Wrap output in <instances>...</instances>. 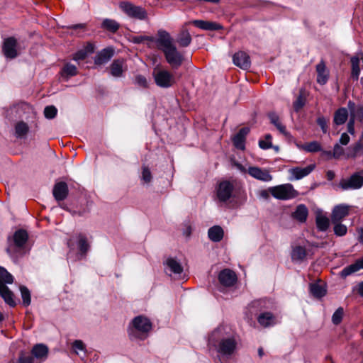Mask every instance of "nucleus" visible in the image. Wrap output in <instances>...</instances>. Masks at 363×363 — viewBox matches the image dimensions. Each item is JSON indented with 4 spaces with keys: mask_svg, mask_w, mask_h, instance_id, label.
I'll return each instance as SVG.
<instances>
[{
    "mask_svg": "<svg viewBox=\"0 0 363 363\" xmlns=\"http://www.w3.org/2000/svg\"><path fill=\"white\" fill-rule=\"evenodd\" d=\"M237 342L231 335H225L223 327L214 330L208 338L210 350H215L220 360L221 357H230L236 350Z\"/></svg>",
    "mask_w": 363,
    "mask_h": 363,
    "instance_id": "1",
    "label": "nucleus"
},
{
    "mask_svg": "<svg viewBox=\"0 0 363 363\" xmlns=\"http://www.w3.org/2000/svg\"><path fill=\"white\" fill-rule=\"evenodd\" d=\"M157 47L161 50L167 62L173 67H179L184 61L182 54L178 51L173 43L170 34L164 30H160L157 33V38L155 40Z\"/></svg>",
    "mask_w": 363,
    "mask_h": 363,
    "instance_id": "2",
    "label": "nucleus"
},
{
    "mask_svg": "<svg viewBox=\"0 0 363 363\" xmlns=\"http://www.w3.org/2000/svg\"><path fill=\"white\" fill-rule=\"evenodd\" d=\"M152 328V324L148 318L144 315H138L130 323L128 335L131 340H145Z\"/></svg>",
    "mask_w": 363,
    "mask_h": 363,
    "instance_id": "3",
    "label": "nucleus"
},
{
    "mask_svg": "<svg viewBox=\"0 0 363 363\" xmlns=\"http://www.w3.org/2000/svg\"><path fill=\"white\" fill-rule=\"evenodd\" d=\"M13 276L4 267H0V296L10 306H15L16 302L13 298V293L8 288L6 284H12Z\"/></svg>",
    "mask_w": 363,
    "mask_h": 363,
    "instance_id": "4",
    "label": "nucleus"
},
{
    "mask_svg": "<svg viewBox=\"0 0 363 363\" xmlns=\"http://www.w3.org/2000/svg\"><path fill=\"white\" fill-rule=\"evenodd\" d=\"M152 76L156 85L160 88L168 89L176 83V79L172 73L158 67L154 68Z\"/></svg>",
    "mask_w": 363,
    "mask_h": 363,
    "instance_id": "5",
    "label": "nucleus"
},
{
    "mask_svg": "<svg viewBox=\"0 0 363 363\" xmlns=\"http://www.w3.org/2000/svg\"><path fill=\"white\" fill-rule=\"evenodd\" d=\"M270 194L279 200H289L296 198L298 193L291 184H284L269 189Z\"/></svg>",
    "mask_w": 363,
    "mask_h": 363,
    "instance_id": "6",
    "label": "nucleus"
},
{
    "mask_svg": "<svg viewBox=\"0 0 363 363\" xmlns=\"http://www.w3.org/2000/svg\"><path fill=\"white\" fill-rule=\"evenodd\" d=\"M119 8L128 17L143 21L147 18L146 10L139 6H135L128 1H122L119 4Z\"/></svg>",
    "mask_w": 363,
    "mask_h": 363,
    "instance_id": "7",
    "label": "nucleus"
},
{
    "mask_svg": "<svg viewBox=\"0 0 363 363\" xmlns=\"http://www.w3.org/2000/svg\"><path fill=\"white\" fill-rule=\"evenodd\" d=\"M363 186V169L352 174L349 178L342 179L339 187L343 191L357 190Z\"/></svg>",
    "mask_w": 363,
    "mask_h": 363,
    "instance_id": "8",
    "label": "nucleus"
},
{
    "mask_svg": "<svg viewBox=\"0 0 363 363\" xmlns=\"http://www.w3.org/2000/svg\"><path fill=\"white\" fill-rule=\"evenodd\" d=\"M235 186L233 182L223 180L216 187V197L219 202L226 203L233 196Z\"/></svg>",
    "mask_w": 363,
    "mask_h": 363,
    "instance_id": "9",
    "label": "nucleus"
},
{
    "mask_svg": "<svg viewBox=\"0 0 363 363\" xmlns=\"http://www.w3.org/2000/svg\"><path fill=\"white\" fill-rule=\"evenodd\" d=\"M28 238L27 232L24 230H18L13 234V239L10 240L6 252L11 255L13 252L23 248Z\"/></svg>",
    "mask_w": 363,
    "mask_h": 363,
    "instance_id": "10",
    "label": "nucleus"
},
{
    "mask_svg": "<svg viewBox=\"0 0 363 363\" xmlns=\"http://www.w3.org/2000/svg\"><path fill=\"white\" fill-rule=\"evenodd\" d=\"M48 354V347L44 344H37L31 350V354L26 353V358H30L32 363H42Z\"/></svg>",
    "mask_w": 363,
    "mask_h": 363,
    "instance_id": "11",
    "label": "nucleus"
},
{
    "mask_svg": "<svg viewBox=\"0 0 363 363\" xmlns=\"http://www.w3.org/2000/svg\"><path fill=\"white\" fill-rule=\"evenodd\" d=\"M33 112V107L26 102H20L13 105L9 108L7 113V117L10 119L13 118H21L26 114Z\"/></svg>",
    "mask_w": 363,
    "mask_h": 363,
    "instance_id": "12",
    "label": "nucleus"
},
{
    "mask_svg": "<svg viewBox=\"0 0 363 363\" xmlns=\"http://www.w3.org/2000/svg\"><path fill=\"white\" fill-rule=\"evenodd\" d=\"M315 165L313 164H309L305 167H294L289 169L290 181L300 180L303 177L310 174L315 169Z\"/></svg>",
    "mask_w": 363,
    "mask_h": 363,
    "instance_id": "13",
    "label": "nucleus"
},
{
    "mask_svg": "<svg viewBox=\"0 0 363 363\" xmlns=\"http://www.w3.org/2000/svg\"><path fill=\"white\" fill-rule=\"evenodd\" d=\"M17 40L13 37H9L4 40L2 51L6 58L13 59L18 56Z\"/></svg>",
    "mask_w": 363,
    "mask_h": 363,
    "instance_id": "14",
    "label": "nucleus"
},
{
    "mask_svg": "<svg viewBox=\"0 0 363 363\" xmlns=\"http://www.w3.org/2000/svg\"><path fill=\"white\" fill-rule=\"evenodd\" d=\"M247 172L252 177L264 182H269L272 180V176L269 170L265 169L258 167H250Z\"/></svg>",
    "mask_w": 363,
    "mask_h": 363,
    "instance_id": "15",
    "label": "nucleus"
},
{
    "mask_svg": "<svg viewBox=\"0 0 363 363\" xmlns=\"http://www.w3.org/2000/svg\"><path fill=\"white\" fill-rule=\"evenodd\" d=\"M219 282L225 286H232L237 281L236 274L229 269H225L218 274Z\"/></svg>",
    "mask_w": 363,
    "mask_h": 363,
    "instance_id": "16",
    "label": "nucleus"
},
{
    "mask_svg": "<svg viewBox=\"0 0 363 363\" xmlns=\"http://www.w3.org/2000/svg\"><path fill=\"white\" fill-rule=\"evenodd\" d=\"M233 63L242 69H248L251 62L249 55L242 51L236 52L233 57Z\"/></svg>",
    "mask_w": 363,
    "mask_h": 363,
    "instance_id": "17",
    "label": "nucleus"
},
{
    "mask_svg": "<svg viewBox=\"0 0 363 363\" xmlns=\"http://www.w3.org/2000/svg\"><path fill=\"white\" fill-rule=\"evenodd\" d=\"M349 214V206L345 204L335 206L332 211L331 221L333 223L340 222Z\"/></svg>",
    "mask_w": 363,
    "mask_h": 363,
    "instance_id": "18",
    "label": "nucleus"
},
{
    "mask_svg": "<svg viewBox=\"0 0 363 363\" xmlns=\"http://www.w3.org/2000/svg\"><path fill=\"white\" fill-rule=\"evenodd\" d=\"M68 186L65 182L55 184L52 190L53 196L57 201L65 200L68 196Z\"/></svg>",
    "mask_w": 363,
    "mask_h": 363,
    "instance_id": "19",
    "label": "nucleus"
},
{
    "mask_svg": "<svg viewBox=\"0 0 363 363\" xmlns=\"http://www.w3.org/2000/svg\"><path fill=\"white\" fill-rule=\"evenodd\" d=\"M258 323L263 328H269L277 323L276 316L271 312H263L257 316Z\"/></svg>",
    "mask_w": 363,
    "mask_h": 363,
    "instance_id": "20",
    "label": "nucleus"
},
{
    "mask_svg": "<svg viewBox=\"0 0 363 363\" xmlns=\"http://www.w3.org/2000/svg\"><path fill=\"white\" fill-rule=\"evenodd\" d=\"M113 54L114 50L113 48H104L95 56L94 63L98 65H104L111 59Z\"/></svg>",
    "mask_w": 363,
    "mask_h": 363,
    "instance_id": "21",
    "label": "nucleus"
},
{
    "mask_svg": "<svg viewBox=\"0 0 363 363\" xmlns=\"http://www.w3.org/2000/svg\"><path fill=\"white\" fill-rule=\"evenodd\" d=\"M249 128L245 127L241 128L238 133L233 137V141L235 147L239 150L245 149V138L249 133Z\"/></svg>",
    "mask_w": 363,
    "mask_h": 363,
    "instance_id": "22",
    "label": "nucleus"
},
{
    "mask_svg": "<svg viewBox=\"0 0 363 363\" xmlns=\"http://www.w3.org/2000/svg\"><path fill=\"white\" fill-rule=\"evenodd\" d=\"M315 223L319 231L325 232L329 227L330 220L322 211L318 210L315 213Z\"/></svg>",
    "mask_w": 363,
    "mask_h": 363,
    "instance_id": "23",
    "label": "nucleus"
},
{
    "mask_svg": "<svg viewBox=\"0 0 363 363\" xmlns=\"http://www.w3.org/2000/svg\"><path fill=\"white\" fill-rule=\"evenodd\" d=\"M360 269H363V257L357 259L354 263L345 267L340 272V276L342 278H346L347 277L358 272Z\"/></svg>",
    "mask_w": 363,
    "mask_h": 363,
    "instance_id": "24",
    "label": "nucleus"
},
{
    "mask_svg": "<svg viewBox=\"0 0 363 363\" xmlns=\"http://www.w3.org/2000/svg\"><path fill=\"white\" fill-rule=\"evenodd\" d=\"M360 155H363V140L359 139L353 146L347 147L346 157L355 158Z\"/></svg>",
    "mask_w": 363,
    "mask_h": 363,
    "instance_id": "25",
    "label": "nucleus"
},
{
    "mask_svg": "<svg viewBox=\"0 0 363 363\" xmlns=\"http://www.w3.org/2000/svg\"><path fill=\"white\" fill-rule=\"evenodd\" d=\"M192 38L189 32L186 28H182L179 33L177 35L176 41L181 47H188L191 43Z\"/></svg>",
    "mask_w": 363,
    "mask_h": 363,
    "instance_id": "26",
    "label": "nucleus"
},
{
    "mask_svg": "<svg viewBox=\"0 0 363 363\" xmlns=\"http://www.w3.org/2000/svg\"><path fill=\"white\" fill-rule=\"evenodd\" d=\"M191 23L196 27L205 30H216L220 28V26L216 23L203 20H194Z\"/></svg>",
    "mask_w": 363,
    "mask_h": 363,
    "instance_id": "27",
    "label": "nucleus"
},
{
    "mask_svg": "<svg viewBox=\"0 0 363 363\" xmlns=\"http://www.w3.org/2000/svg\"><path fill=\"white\" fill-rule=\"evenodd\" d=\"M208 235L211 241L218 242L223 239L224 232L220 226L214 225L208 229Z\"/></svg>",
    "mask_w": 363,
    "mask_h": 363,
    "instance_id": "28",
    "label": "nucleus"
},
{
    "mask_svg": "<svg viewBox=\"0 0 363 363\" xmlns=\"http://www.w3.org/2000/svg\"><path fill=\"white\" fill-rule=\"evenodd\" d=\"M316 71H317V82L320 84H325L328 79V73L326 70V67L325 63L321 61L316 65Z\"/></svg>",
    "mask_w": 363,
    "mask_h": 363,
    "instance_id": "29",
    "label": "nucleus"
},
{
    "mask_svg": "<svg viewBox=\"0 0 363 363\" xmlns=\"http://www.w3.org/2000/svg\"><path fill=\"white\" fill-rule=\"evenodd\" d=\"M308 215V211L304 204H299L292 213L293 218L300 223H304L307 219Z\"/></svg>",
    "mask_w": 363,
    "mask_h": 363,
    "instance_id": "30",
    "label": "nucleus"
},
{
    "mask_svg": "<svg viewBox=\"0 0 363 363\" xmlns=\"http://www.w3.org/2000/svg\"><path fill=\"white\" fill-rule=\"evenodd\" d=\"M348 118V111L346 108H338L334 113L333 122L337 125L344 124Z\"/></svg>",
    "mask_w": 363,
    "mask_h": 363,
    "instance_id": "31",
    "label": "nucleus"
},
{
    "mask_svg": "<svg viewBox=\"0 0 363 363\" xmlns=\"http://www.w3.org/2000/svg\"><path fill=\"white\" fill-rule=\"evenodd\" d=\"M101 28L105 30L115 33L120 28V24L116 20L104 18L101 23Z\"/></svg>",
    "mask_w": 363,
    "mask_h": 363,
    "instance_id": "32",
    "label": "nucleus"
},
{
    "mask_svg": "<svg viewBox=\"0 0 363 363\" xmlns=\"http://www.w3.org/2000/svg\"><path fill=\"white\" fill-rule=\"evenodd\" d=\"M310 293L315 298H320L326 294L325 287L319 283H312L309 285Z\"/></svg>",
    "mask_w": 363,
    "mask_h": 363,
    "instance_id": "33",
    "label": "nucleus"
},
{
    "mask_svg": "<svg viewBox=\"0 0 363 363\" xmlns=\"http://www.w3.org/2000/svg\"><path fill=\"white\" fill-rule=\"evenodd\" d=\"M72 350L81 359L85 358L86 354V348L84 343L82 340H74L72 344Z\"/></svg>",
    "mask_w": 363,
    "mask_h": 363,
    "instance_id": "34",
    "label": "nucleus"
},
{
    "mask_svg": "<svg viewBox=\"0 0 363 363\" xmlns=\"http://www.w3.org/2000/svg\"><path fill=\"white\" fill-rule=\"evenodd\" d=\"M124 60L122 59H118L113 60L111 65V74L115 77H120L123 74V66Z\"/></svg>",
    "mask_w": 363,
    "mask_h": 363,
    "instance_id": "35",
    "label": "nucleus"
},
{
    "mask_svg": "<svg viewBox=\"0 0 363 363\" xmlns=\"http://www.w3.org/2000/svg\"><path fill=\"white\" fill-rule=\"evenodd\" d=\"M165 264L170 272L174 274H180L183 272L182 264L174 258H168Z\"/></svg>",
    "mask_w": 363,
    "mask_h": 363,
    "instance_id": "36",
    "label": "nucleus"
},
{
    "mask_svg": "<svg viewBox=\"0 0 363 363\" xmlns=\"http://www.w3.org/2000/svg\"><path fill=\"white\" fill-rule=\"evenodd\" d=\"M268 117L270 120V122L276 126V128L279 130V132L284 135H287L288 133L286 130L285 125H284L279 121V118L278 115L274 112H271L268 114Z\"/></svg>",
    "mask_w": 363,
    "mask_h": 363,
    "instance_id": "37",
    "label": "nucleus"
},
{
    "mask_svg": "<svg viewBox=\"0 0 363 363\" xmlns=\"http://www.w3.org/2000/svg\"><path fill=\"white\" fill-rule=\"evenodd\" d=\"M300 150H303L308 152H317L322 150L321 145L317 141H312L303 145H297Z\"/></svg>",
    "mask_w": 363,
    "mask_h": 363,
    "instance_id": "38",
    "label": "nucleus"
},
{
    "mask_svg": "<svg viewBox=\"0 0 363 363\" xmlns=\"http://www.w3.org/2000/svg\"><path fill=\"white\" fill-rule=\"evenodd\" d=\"M29 131V126L23 121L18 122L15 125V135L18 138H24Z\"/></svg>",
    "mask_w": 363,
    "mask_h": 363,
    "instance_id": "39",
    "label": "nucleus"
},
{
    "mask_svg": "<svg viewBox=\"0 0 363 363\" xmlns=\"http://www.w3.org/2000/svg\"><path fill=\"white\" fill-rule=\"evenodd\" d=\"M306 257V251L303 247L296 246L291 252V259L293 261L302 262Z\"/></svg>",
    "mask_w": 363,
    "mask_h": 363,
    "instance_id": "40",
    "label": "nucleus"
},
{
    "mask_svg": "<svg viewBox=\"0 0 363 363\" xmlns=\"http://www.w3.org/2000/svg\"><path fill=\"white\" fill-rule=\"evenodd\" d=\"M78 249L79 250L81 256H86L87 252L89 250V244L87 242L86 236L80 234L78 236L77 242Z\"/></svg>",
    "mask_w": 363,
    "mask_h": 363,
    "instance_id": "41",
    "label": "nucleus"
},
{
    "mask_svg": "<svg viewBox=\"0 0 363 363\" xmlns=\"http://www.w3.org/2000/svg\"><path fill=\"white\" fill-rule=\"evenodd\" d=\"M61 74L62 77L67 78L74 77L77 74V68L71 63H66L61 71Z\"/></svg>",
    "mask_w": 363,
    "mask_h": 363,
    "instance_id": "42",
    "label": "nucleus"
},
{
    "mask_svg": "<svg viewBox=\"0 0 363 363\" xmlns=\"http://www.w3.org/2000/svg\"><path fill=\"white\" fill-rule=\"evenodd\" d=\"M351 64H352V77L357 80L359 78V75L360 73V68H359V58L358 57H352L351 58Z\"/></svg>",
    "mask_w": 363,
    "mask_h": 363,
    "instance_id": "43",
    "label": "nucleus"
},
{
    "mask_svg": "<svg viewBox=\"0 0 363 363\" xmlns=\"http://www.w3.org/2000/svg\"><path fill=\"white\" fill-rule=\"evenodd\" d=\"M20 291L23 300V304L25 306H28L31 302L30 292L25 286H20Z\"/></svg>",
    "mask_w": 363,
    "mask_h": 363,
    "instance_id": "44",
    "label": "nucleus"
},
{
    "mask_svg": "<svg viewBox=\"0 0 363 363\" xmlns=\"http://www.w3.org/2000/svg\"><path fill=\"white\" fill-rule=\"evenodd\" d=\"M334 224V228H333V230H334V233L335 235H336L337 236H344L345 235H346L347 232V226L342 224L340 222H337L336 223H333Z\"/></svg>",
    "mask_w": 363,
    "mask_h": 363,
    "instance_id": "45",
    "label": "nucleus"
},
{
    "mask_svg": "<svg viewBox=\"0 0 363 363\" xmlns=\"http://www.w3.org/2000/svg\"><path fill=\"white\" fill-rule=\"evenodd\" d=\"M346 156V152H345V149L342 147V145L337 143L333 147V157L335 159H339L342 156Z\"/></svg>",
    "mask_w": 363,
    "mask_h": 363,
    "instance_id": "46",
    "label": "nucleus"
},
{
    "mask_svg": "<svg viewBox=\"0 0 363 363\" xmlns=\"http://www.w3.org/2000/svg\"><path fill=\"white\" fill-rule=\"evenodd\" d=\"M141 179L145 183H150L152 179L150 168L145 165L142 167Z\"/></svg>",
    "mask_w": 363,
    "mask_h": 363,
    "instance_id": "47",
    "label": "nucleus"
},
{
    "mask_svg": "<svg viewBox=\"0 0 363 363\" xmlns=\"http://www.w3.org/2000/svg\"><path fill=\"white\" fill-rule=\"evenodd\" d=\"M57 113V109L54 106H48L44 109V115L46 118H54Z\"/></svg>",
    "mask_w": 363,
    "mask_h": 363,
    "instance_id": "48",
    "label": "nucleus"
},
{
    "mask_svg": "<svg viewBox=\"0 0 363 363\" xmlns=\"http://www.w3.org/2000/svg\"><path fill=\"white\" fill-rule=\"evenodd\" d=\"M343 308L340 307L338 308L333 313L332 316V321L333 324L338 325L342 321L343 317Z\"/></svg>",
    "mask_w": 363,
    "mask_h": 363,
    "instance_id": "49",
    "label": "nucleus"
},
{
    "mask_svg": "<svg viewBox=\"0 0 363 363\" xmlns=\"http://www.w3.org/2000/svg\"><path fill=\"white\" fill-rule=\"evenodd\" d=\"M329 120L324 116H320L317 118V124L320 126L323 133H327L328 131V123Z\"/></svg>",
    "mask_w": 363,
    "mask_h": 363,
    "instance_id": "50",
    "label": "nucleus"
},
{
    "mask_svg": "<svg viewBox=\"0 0 363 363\" xmlns=\"http://www.w3.org/2000/svg\"><path fill=\"white\" fill-rule=\"evenodd\" d=\"M87 53L86 50H80L74 54L72 59L76 62H79L86 57Z\"/></svg>",
    "mask_w": 363,
    "mask_h": 363,
    "instance_id": "51",
    "label": "nucleus"
},
{
    "mask_svg": "<svg viewBox=\"0 0 363 363\" xmlns=\"http://www.w3.org/2000/svg\"><path fill=\"white\" fill-rule=\"evenodd\" d=\"M305 104V99L303 97L301 94L296 99V100L294 102V108L296 111H298L301 108L303 107Z\"/></svg>",
    "mask_w": 363,
    "mask_h": 363,
    "instance_id": "52",
    "label": "nucleus"
},
{
    "mask_svg": "<svg viewBox=\"0 0 363 363\" xmlns=\"http://www.w3.org/2000/svg\"><path fill=\"white\" fill-rule=\"evenodd\" d=\"M135 84L141 87L146 88L147 86V82L146 78L143 75H138L135 77Z\"/></svg>",
    "mask_w": 363,
    "mask_h": 363,
    "instance_id": "53",
    "label": "nucleus"
},
{
    "mask_svg": "<svg viewBox=\"0 0 363 363\" xmlns=\"http://www.w3.org/2000/svg\"><path fill=\"white\" fill-rule=\"evenodd\" d=\"M150 40V38L145 35H136L131 38V42L135 44H140L143 43L145 40Z\"/></svg>",
    "mask_w": 363,
    "mask_h": 363,
    "instance_id": "54",
    "label": "nucleus"
},
{
    "mask_svg": "<svg viewBox=\"0 0 363 363\" xmlns=\"http://www.w3.org/2000/svg\"><path fill=\"white\" fill-rule=\"evenodd\" d=\"M350 138L348 134L343 133L339 139L338 143L341 144L342 145H347L350 143Z\"/></svg>",
    "mask_w": 363,
    "mask_h": 363,
    "instance_id": "55",
    "label": "nucleus"
},
{
    "mask_svg": "<svg viewBox=\"0 0 363 363\" xmlns=\"http://www.w3.org/2000/svg\"><path fill=\"white\" fill-rule=\"evenodd\" d=\"M16 363H32L30 358L26 357V353L21 352Z\"/></svg>",
    "mask_w": 363,
    "mask_h": 363,
    "instance_id": "56",
    "label": "nucleus"
},
{
    "mask_svg": "<svg viewBox=\"0 0 363 363\" xmlns=\"http://www.w3.org/2000/svg\"><path fill=\"white\" fill-rule=\"evenodd\" d=\"M192 228L191 226L189 225V223H186L184 224V228H183V234L186 237H189L191 234Z\"/></svg>",
    "mask_w": 363,
    "mask_h": 363,
    "instance_id": "57",
    "label": "nucleus"
},
{
    "mask_svg": "<svg viewBox=\"0 0 363 363\" xmlns=\"http://www.w3.org/2000/svg\"><path fill=\"white\" fill-rule=\"evenodd\" d=\"M259 146L260 148H262L263 150H267L272 147V144L271 141L267 142V141L261 140L259 141Z\"/></svg>",
    "mask_w": 363,
    "mask_h": 363,
    "instance_id": "58",
    "label": "nucleus"
},
{
    "mask_svg": "<svg viewBox=\"0 0 363 363\" xmlns=\"http://www.w3.org/2000/svg\"><path fill=\"white\" fill-rule=\"evenodd\" d=\"M347 130L351 135L354 134V119L351 118L347 123Z\"/></svg>",
    "mask_w": 363,
    "mask_h": 363,
    "instance_id": "59",
    "label": "nucleus"
},
{
    "mask_svg": "<svg viewBox=\"0 0 363 363\" xmlns=\"http://www.w3.org/2000/svg\"><path fill=\"white\" fill-rule=\"evenodd\" d=\"M269 190H262L259 192V196L264 199H267L269 197Z\"/></svg>",
    "mask_w": 363,
    "mask_h": 363,
    "instance_id": "60",
    "label": "nucleus"
},
{
    "mask_svg": "<svg viewBox=\"0 0 363 363\" xmlns=\"http://www.w3.org/2000/svg\"><path fill=\"white\" fill-rule=\"evenodd\" d=\"M70 28H72L73 30L84 29L85 28V24H84V23L74 24V25L71 26Z\"/></svg>",
    "mask_w": 363,
    "mask_h": 363,
    "instance_id": "61",
    "label": "nucleus"
},
{
    "mask_svg": "<svg viewBox=\"0 0 363 363\" xmlns=\"http://www.w3.org/2000/svg\"><path fill=\"white\" fill-rule=\"evenodd\" d=\"M264 302V300H258V301H255L254 302L252 303L251 304V307H253V308H258L259 306H262V304Z\"/></svg>",
    "mask_w": 363,
    "mask_h": 363,
    "instance_id": "62",
    "label": "nucleus"
},
{
    "mask_svg": "<svg viewBox=\"0 0 363 363\" xmlns=\"http://www.w3.org/2000/svg\"><path fill=\"white\" fill-rule=\"evenodd\" d=\"M357 291L359 294L363 297V281L360 282L358 285Z\"/></svg>",
    "mask_w": 363,
    "mask_h": 363,
    "instance_id": "63",
    "label": "nucleus"
},
{
    "mask_svg": "<svg viewBox=\"0 0 363 363\" xmlns=\"http://www.w3.org/2000/svg\"><path fill=\"white\" fill-rule=\"evenodd\" d=\"M359 238H358V240L359 241V242L362 243L363 244V229L361 228L359 231Z\"/></svg>",
    "mask_w": 363,
    "mask_h": 363,
    "instance_id": "64",
    "label": "nucleus"
}]
</instances>
